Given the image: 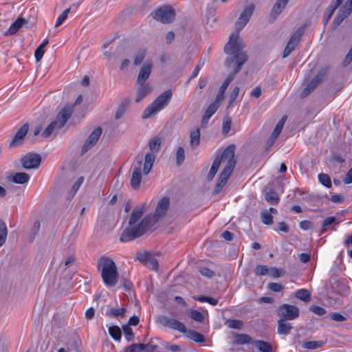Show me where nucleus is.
I'll return each mask as SVG.
<instances>
[{"label": "nucleus", "mask_w": 352, "mask_h": 352, "mask_svg": "<svg viewBox=\"0 0 352 352\" xmlns=\"http://www.w3.org/2000/svg\"><path fill=\"white\" fill-rule=\"evenodd\" d=\"M109 333L115 340H120L122 336L121 330L118 326L110 327Z\"/></svg>", "instance_id": "obj_38"}, {"label": "nucleus", "mask_w": 352, "mask_h": 352, "mask_svg": "<svg viewBox=\"0 0 352 352\" xmlns=\"http://www.w3.org/2000/svg\"><path fill=\"white\" fill-rule=\"evenodd\" d=\"M141 352H154L157 349L156 345H152L150 344H141Z\"/></svg>", "instance_id": "obj_60"}, {"label": "nucleus", "mask_w": 352, "mask_h": 352, "mask_svg": "<svg viewBox=\"0 0 352 352\" xmlns=\"http://www.w3.org/2000/svg\"><path fill=\"white\" fill-rule=\"evenodd\" d=\"M236 342L239 344L253 343L252 338L248 334H238L236 336Z\"/></svg>", "instance_id": "obj_40"}, {"label": "nucleus", "mask_w": 352, "mask_h": 352, "mask_svg": "<svg viewBox=\"0 0 352 352\" xmlns=\"http://www.w3.org/2000/svg\"><path fill=\"white\" fill-rule=\"evenodd\" d=\"M162 140L159 137H155L149 142V149L151 153L146 154L144 157L143 173L144 175H148L155 162V155L153 153H157L160 151L161 147Z\"/></svg>", "instance_id": "obj_8"}, {"label": "nucleus", "mask_w": 352, "mask_h": 352, "mask_svg": "<svg viewBox=\"0 0 352 352\" xmlns=\"http://www.w3.org/2000/svg\"><path fill=\"white\" fill-rule=\"evenodd\" d=\"M278 135H279V134L275 133V132L272 131V133H271L270 138H268V140L266 142V144H265L266 149H269L271 146H272V145L274 144L275 140L277 139Z\"/></svg>", "instance_id": "obj_55"}, {"label": "nucleus", "mask_w": 352, "mask_h": 352, "mask_svg": "<svg viewBox=\"0 0 352 352\" xmlns=\"http://www.w3.org/2000/svg\"><path fill=\"white\" fill-rule=\"evenodd\" d=\"M40 227H41V223L39 221H36L34 223V225L31 229V235H30V241H33L34 238H35V236L38 234V232H39V230H40Z\"/></svg>", "instance_id": "obj_49"}, {"label": "nucleus", "mask_w": 352, "mask_h": 352, "mask_svg": "<svg viewBox=\"0 0 352 352\" xmlns=\"http://www.w3.org/2000/svg\"><path fill=\"white\" fill-rule=\"evenodd\" d=\"M157 321L164 327L177 330L181 333H186L187 331L185 324L175 318L160 316L157 318Z\"/></svg>", "instance_id": "obj_13"}, {"label": "nucleus", "mask_w": 352, "mask_h": 352, "mask_svg": "<svg viewBox=\"0 0 352 352\" xmlns=\"http://www.w3.org/2000/svg\"><path fill=\"white\" fill-rule=\"evenodd\" d=\"M288 1L289 0H276L272 9L270 18L275 19L276 16L282 12L283 9L287 6Z\"/></svg>", "instance_id": "obj_24"}, {"label": "nucleus", "mask_w": 352, "mask_h": 352, "mask_svg": "<svg viewBox=\"0 0 352 352\" xmlns=\"http://www.w3.org/2000/svg\"><path fill=\"white\" fill-rule=\"evenodd\" d=\"M310 311L318 316H323L326 313V310L323 307L316 305L310 307Z\"/></svg>", "instance_id": "obj_61"}, {"label": "nucleus", "mask_w": 352, "mask_h": 352, "mask_svg": "<svg viewBox=\"0 0 352 352\" xmlns=\"http://www.w3.org/2000/svg\"><path fill=\"white\" fill-rule=\"evenodd\" d=\"M326 74V70H320L303 89L301 93V97L305 98L307 96L311 91H313L318 86V85L322 80Z\"/></svg>", "instance_id": "obj_18"}, {"label": "nucleus", "mask_w": 352, "mask_h": 352, "mask_svg": "<svg viewBox=\"0 0 352 352\" xmlns=\"http://www.w3.org/2000/svg\"><path fill=\"white\" fill-rule=\"evenodd\" d=\"M245 47V44L239 39L237 34L230 36L229 41L224 47L225 53L229 55L225 60V65L229 67L234 63L236 66L234 72L228 75L220 86L216 97L217 100L223 101L224 100V94L228 85L234 80L236 74L241 71L242 65L246 62L248 56L246 52L243 50Z\"/></svg>", "instance_id": "obj_1"}, {"label": "nucleus", "mask_w": 352, "mask_h": 352, "mask_svg": "<svg viewBox=\"0 0 352 352\" xmlns=\"http://www.w3.org/2000/svg\"><path fill=\"white\" fill-rule=\"evenodd\" d=\"M272 278H276L283 276L285 274V270L283 268H276V267H272L270 268L269 274Z\"/></svg>", "instance_id": "obj_39"}, {"label": "nucleus", "mask_w": 352, "mask_h": 352, "mask_svg": "<svg viewBox=\"0 0 352 352\" xmlns=\"http://www.w3.org/2000/svg\"><path fill=\"white\" fill-rule=\"evenodd\" d=\"M278 230L280 232H285V233H288L289 232V227L284 221L279 222L278 223Z\"/></svg>", "instance_id": "obj_62"}, {"label": "nucleus", "mask_w": 352, "mask_h": 352, "mask_svg": "<svg viewBox=\"0 0 352 352\" xmlns=\"http://www.w3.org/2000/svg\"><path fill=\"white\" fill-rule=\"evenodd\" d=\"M8 179L15 184H24L29 181L30 175L23 172L16 173L12 177H8Z\"/></svg>", "instance_id": "obj_26"}, {"label": "nucleus", "mask_w": 352, "mask_h": 352, "mask_svg": "<svg viewBox=\"0 0 352 352\" xmlns=\"http://www.w3.org/2000/svg\"><path fill=\"white\" fill-rule=\"evenodd\" d=\"M278 316L283 319L293 320L298 318L300 311L298 307L289 304H282L277 309Z\"/></svg>", "instance_id": "obj_11"}, {"label": "nucleus", "mask_w": 352, "mask_h": 352, "mask_svg": "<svg viewBox=\"0 0 352 352\" xmlns=\"http://www.w3.org/2000/svg\"><path fill=\"white\" fill-rule=\"evenodd\" d=\"M172 91L167 89L159 95L154 101L148 105L142 113V118L147 119L154 116L157 113L166 107L172 98Z\"/></svg>", "instance_id": "obj_7"}, {"label": "nucleus", "mask_w": 352, "mask_h": 352, "mask_svg": "<svg viewBox=\"0 0 352 352\" xmlns=\"http://www.w3.org/2000/svg\"><path fill=\"white\" fill-rule=\"evenodd\" d=\"M284 287L278 283H270L267 285V289L275 292H280L283 289Z\"/></svg>", "instance_id": "obj_53"}, {"label": "nucleus", "mask_w": 352, "mask_h": 352, "mask_svg": "<svg viewBox=\"0 0 352 352\" xmlns=\"http://www.w3.org/2000/svg\"><path fill=\"white\" fill-rule=\"evenodd\" d=\"M234 145H229L222 153H218L213 161L212 167L217 170H219L221 162H227L212 190V192L214 195L219 193L222 190L236 166V162L234 160Z\"/></svg>", "instance_id": "obj_3"}, {"label": "nucleus", "mask_w": 352, "mask_h": 352, "mask_svg": "<svg viewBox=\"0 0 352 352\" xmlns=\"http://www.w3.org/2000/svg\"><path fill=\"white\" fill-rule=\"evenodd\" d=\"M25 23H27V21L24 18L18 17L17 19L11 24L8 30L4 33V35L8 36L15 34Z\"/></svg>", "instance_id": "obj_23"}, {"label": "nucleus", "mask_w": 352, "mask_h": 352, "mask_svg": "<svg viewBox=\"0 0 352 352\" xmlns=\"http://www.w3.org/2000/svg\"><path fill=\"white\" fill-rule=\"evenodd\" d=\"M8 235V229L6 223L2 220H0V247H1L6 242Z\"/></svg>", "instance_id": "obj_35"}, {"label": "nucleus", "mask_w": 352, "mask_h": 352, "mask_svg": "<svg viewBox=\"0 0 352 352\" xmlns=\"http://www.w3.org/2000/svg\"><path fill=\"white\" fill-rule=\"evenodd\" d=\"M265 200L270 204L274 205L278 203L279 197L278 193L272 189L265 192Z\"/></svg>", "instance_id": "obj_29"}, {"label": "nucleus", "mask_w": 352, "mask_h": 352, "mask_svg": "<svg viewBox=\"0 0 352 352\" xmlns=\"http://www.w3.org/2000/svg\"><path fill=\"white\" fill-rule=\"evenodd\" d=\"M61 128L58 126V124L54 120L52 121L42 132L41 135L44 138H49L54 131L60 130Z\"/></svg>", "instance_id": "obj_30"}, {"label": "nucleus", "mask_w": 352, "mask_h": 352, "mask_svg": "<svg viewBox=\"0 0 352 352\" xmlns=\"http://www.w3.org/2000/svg\"><path fill=\"white\" fill-rule=\"evenodd\" d=\"M153 68V63L151 60H147L141 66L136 78V94L135 101L140 102L148 96L153 91L151 85L146 82L149 78Z\"/></svg>", "instance_id": "obj_5"}, {"label": "nucleus", "mask_w": 352, "mask_h": 352, "mask_svg": "<svg viewBox=\"0 0 352 352\" xmlns=\"http://www.w3.org/2000/svg\"><path fill=\"white\" fill-rule=\"evenodd\" d=\"M318 179L320 182L327 188L331 187V180L330 177L325 173H320L318 175Z\"/></svg>", "instance_id": "obj_45"}, {"label": "nucleus", "mask_w": 352, "mask_h": 352, "mask_svg": "<svg viewBox=\"0 0 352 352\" xmlns=\"http://www.w3.org/2000/svg\"><path fill=\"white\" fill-rule=\"evenodd\" d=\"M230 328L240 329L243 327V322L240 320H230L227 322Z\"/></svg>", "instance_id": "obj_51"}, {"label": "nucleus", "mask_w": 352, "mask_h": 352, "mask_svg": "<svg viewBox=\"0 0 352 352\" xmlns=\"http://www.w3.org/2000/svg\"><path fill=\"white\" fill-rule=\"evenodd\" d=\"M335 10H333L332 8L328 6V8H327V13L324 14V25H326L329 22Z\"/></svg>", "instance_id": "obj_63"}, {"label": "nucleus", "mask_w": 352, "mask_h": 352, "mask_svg": "<svg viewBox=\"0 0 352 352\" xmlns=\"http://www.w3.org/2000/svg\"><path fill=\"white\" fill-rule=\"evenodd\" d=\"M262 222L265 225L273 223V216L268 210H264L261 214Z\"/></svg>", "instance_id": "obj_42"}, {"label": "nucleus", "mask_w": 352, "mask_h": 352, "mask_svg": "<svg viewBox=\"0 0 352 352\" xmlns=\"http://www.w3.org/2000/svg\"><path fill=\"white\" fill-rule=\"evenodd\" d=\"M352 12V0H347L340 8L333 21V25L336 28L347 18Z\"/></svg>", "instance_id": "obj_15"}, {"label": "nucleus", "mask_w": 352, "mask_h": 352, "mask_svg": "<svg viewBox=\"0 0 352 352\" xmlns=\"http://www.w3.org/2000/svg\"><path fill=\"white\" fill-rule=\"evenodd\" d=\"M142 160L141 159L136 158V164L133 165V173L131 178V186L132 188L136 189L140 187V182L142 180Z\"/></svg>", "instance_id": "obj_20"}, {"label": "nucleus", "mask_w": 352, "mask_h": 352, "mask_svg": "<svg viewBox=\"0 0 352 352\" xmlns=\"http://www.w3.org/2000/svg\"><path fill=\"white\" fill-rule=\"evenodd\" d=\"M122 329L127 341H131L134 338V334L133 333L132 329L128 324H124L122 326Z\"/></svg>", "instance_id": "obj_48"}, {"label": "nucleus", "mask_w": 352, "mask_h": 352, "mask_svg": "<svg viewBox=\"0 0 352 352\" xmlns=\"http://www.w3.org/2000/svg\"><path fill=\"white\" fill-rule=\"evenodd\" d=\"M126 309L124 308H110L107 312V315L109 317H124Z\"/></svg>", "instance_id": "obj_37"}, {"label": "nucleus", "mask_w": 352, "mask_h": 352, "mask_svg": "<svg viewBox=\"0 0 352 352\" xmlns=\"http://www.w3.org/2000/svg\"><path fill=\"white\" fill-rule=\"evenodd\" d=\"M147 50L145 48H138L133 54V63L135 66L140 65L146 56Z\"/></svg>", "instance_id": "obj_25"}, {"label": "nucleus", "mask_w": 352, "mask_h": 352, "mask_svg": "<svg viewBox=\"0 0 352 352\" xmlns=\"http://www.w3.org/2000/svg\"><path fill=\"white\" fill-rule=\"evenodd\" d=\"M253 344L261 352H272V346L267 342L254 340Z\"/></svg>", "instance_id": "obj_28"}, {"label": "nucleus", "mask_w": 352, "mask_h": 352, "mask_svg": "<svg viewBox=\"0 0 352 352\" xmlns=\"http://www.w3.org/2000/svg\"><path fill=\"white\" fill-rule=\"evenodd\" d=\"M170 204V200L168 197H163L158 203L155 212L151 214L152 219H155L156 223L160 218L165 215Z\"/></svg>", "instance_id": "obj_19"}, {"label": "nucleus", "mask_w": 352, "mask_h": 352, "mask_svg": "<svg viewBox=\"0 0 352 352\" xmlns=\"http://www.w3.org/2000/svg\"><path fill=\"white\" fill-rule=\"evenodd\" d=\"M232 120L230 118H227L223 123L222 132L224 134H227L230 130Z\"/></svg>", "instance_id": "obj_59"}, {"label": "nucleus", "mask_w": 352, "mask_h": 352, "mask_svg": "<svg viewBox=\"0 0 352 352\" xmlns=\"http://www.w3.org/2000/svg\"><path fill=\"white\" fill-rule=\"evenodd\" d=\"M193 298L195 300H197L201 302H207L213 306H215L218 304V300L217 299H214V298L209 297V296H199L197 297H194Z\"/></svg>", "instance_id": "obj_43"}, {"label": "nucleus", "mask_w": 352, "mask_h": 352, "mask_svg": "<svg viewBox=\"0 0 352 352\" xmlns=\"http://www.w3.org/2000/svg\"><path fill=\"white\" fill-rule=\"evenodd\" d=\"M286 119H287V117L286 116H283L279 121L276 124L274 129V132H275V133H278L280 135V132L282 131L283 130V126L285 124V122L286 121Z\"/></svg>", "instance_id": "obj_54"}, {"label": "nucleus", "mask_w": 352, "mask_h": 352, "mask_svg": "<svg viewBox=\"0 0 352 352\" xmlns=\"http://www.w3.org/2000/svg\"><path fill=\"white\" fill-rule=\"evenodd\" d=\"M20 162L24 169H36L41 163V156L38 153H28L22 156Z\"/></svg>", "instance_id": "obj_12"}, {"label": "nucleus", "mask_w": 352, "mask_h": 352, "mask_svg": "<svg viewBox=\"0 0 352 352\" xmlns=\"http://www.w3.org/2000/svg\"><path fill=\"white\" fill-rule=\"evenodd\" d=\"M294 295L296 298L303 300L305 302H308L311 300V294L306 289H300L297 290Z\"/></svg>", "instance_id": "obj_32"}, {"label": "nucleus", "mask_w": 352, "mask_h": 352, "mask_svg": "<svg viewBox=\"0 0 352 352\" xmlns=\"http://www.w3.org/2000/svg\"><path fill=\"white\" fill-rule=\"evenodd\" d=\"M98 267L101 270V276L104 284L109 287L115 286L119 274L114 261L109 257L103 256L98 261Z\"/></svg>", "instance_id": "obj_6"}, {"label": "nucleus", "mask_w": 352, "mask_h": 352, "mask_svg": "<svg viewBox=\"0 0 352 352\" xmlns=\"http://www.w3.org/2000/svg\"><path fill=\"white\" fill-rule=\"evenodd\" d=\"M190 144L192 148H196L200 143V131L199 129H196L192 131L190 134Z\"/></svg>", "instance_id": "obj_31"}, {"label": "nucleus", "mask_w": 352, "mask_h": 352, "mask_svg": "<svg viewBox=\"0 0 352 352\" xmlns=\"http://www.w3.org/2000/svg\"><path fill=\"white\" fill-rule=\"evenodd\" d=\"M129 102L126 100L123 102H122L118 107L116 113H115V119L118 120L120 119L124 113L126 112L128 106H129Z\"/></svg>", "instance_id": "obj_36"}, {"label": "nucleus", "mask_w": 352, "mask_h": 352, "mask_svg": "<svg viewBox=\"0 0 352 352\" xmlns=\"http://www.w3.org/2000/svg\"><path fill=\"white\" fill-rule=\"evenodd\" d=\"M153 19L164 23H172L175 19V11L170 5H164L157 8L151 14Z\"/></svg>", "instance_id": "obj_9"}, {"label": "nucleus", "mask_w": 352, "mask_h": 352, "mask_svg": "<svg viewBox=\"0 0 352 352\" xmlns=\"http://www.w3.org/2000/svg\"><path fill=\"white\" fill-rule=\"evenodd\" d=\"M270 268L267 265H258L255 268V274L258 276H265L269 274Z\"/></svg>", "instance_id": "obj_47"}, {"label": "nucleus", "mask_w": 352, "mask_h": 352, "mask_svg": "<svg viewBox=\"0 0 352 352\" xmlns=\"http://www.w3.org/2000/svg\"><path fill=\"white\" fill-rule=\"evenodd\" d=\"M71 8L72 7H69L68 8H67L65 10H64L62 14L58 17L56 21V23H55V25L54 27L55 28H58V26H60V25H62V23L66 20V19L67 18L68 16V14L71 11Z\"/></svg>", "instance_id": "obj_44"}, {"label": "nucleus", "mask_w": 352, "mask_h": 352, "mask_svg": "<svg viewBox=\"0 0 352 352\" xmlns=\"http://www.w3.org/2000/svg\"><path fill=\"white\" fill-rule=\"evenodd\" d=\"M136 258L145 266L153 270L157 271L159 268L157 260L148 252H138L136 254Z\"/></svg>", "instance_id": "obj_16"}, {"label": "nucleus", "mask_w": 352, "mask_h": 352, "mask_svg": "<svg viewBox=\"0 0 352 352\" xmlns=\"http://www.w3.org/2000/svg\"><path fill=\"white\" fill-rule=\"evenodd\" d=\"M287 320L280 318L278 320L277 331L279 334L287 335L292 329V326L289 322H286Z\"/></svg>", "instance_id": "obj_27"}, {"label": "nucleus", "mask_w": 352, "mask_h": 352, "mask_svg": "<svg viewBox=\"0 0 352 352\" xmlns=\"http://www.w3.org/2000/svg\"><path fill=\"white\" fill-rule=\"evenodd\" d=\"M343 182L346 184L352 183V167L349 169V170L345 175Z\"/></svg>", "instance_id": "obj_64"}, {"label": "nucleus", "mask_w": 352, "mask_h": 352, "mask_svg": "<svg viewBox=\"0 0 352 352\" xmlns=\"http://www.w3.org/2000/svg\"><path fill=\"white\" fill-rule=\"evenodd\" d=\"M304 27L299 28L296 31L294 32L292 35L290 39L287 42L283 53V57L286 58L289 56L292 52L295 50L296 47L298 45L300 41V38L304 33Z\"/></svg>", "instance_id": "obj_14"}, {"label": "nucleus", "mask_w": 352, "mask_h": 352, "mask_svg": "<svg viewBox=\"0 0 352 352\" xmlns=\"http://www.w3.org/2000/svg\"><path fill=\"white\" fill-rule=\"evenodd\" d=\"M190 316L191 318L199 322H202L204 320V315L197 310H191L190 312Z\"/></svg>", "instance_id": "obj_50"}, {"label": "nucleus", "mask_w": 352, "mask_h": 352, "mask_svg": "<svg viewBox=\"0 0 352 352\" xmlns=\"http://www.w3.org/2000/svg\"><path fill=\"white\" fill-rule=\"evenodd\" d=\"M188 337L195 342L203 343L206 341V338L204 335L193 330L188 331Z\"/></svg>", "instance_id": "obj_34"}, {"label": "nucleus", "mask_w": 352, "mask_h": 352, "mask_svg": "<svg viewBox=\"0 0 352 352\" xmlns=\"http://www.w3.org/2000/svg\"><path fill=\"white\" fill-rule=\"evenodd\" d=\"M141 344H133L124 349L125 352H141Z\"/></svg>", "instance_id": "obj_58"}, {"label": "nucleus", "mask_w": 352, "mask_h": 352, "mask_svg": "<svg viewBox=\"0 0 352 352\" xmlns=\"http://www.w3.org/2000/svg\"><path fill=\"white\" fill-rule=\"evenodd\" d=\"M221 102V100H217L216 98L215 100L208 107L204 115L211 118L219 107Z\"/></svg>", "instance_id": "obj_33"}, {"label": "nucleus", "mask_w": 352, "mask_h": 352, "mask_svg": "<svg viewBox=\"0 0 352 352\" xmlns=\"http://www.w3.org/2000/svg\"><path fill=\"white\" fill-rule=\"evenodd\" d=\"M255 9V6L253 3H250L247 6L245 7L242 12L240 14L239 17L236 20L235 23V32H233L231 35L237 34L238 38L242 42H243V39L239 37V32L246 25V24L250 21L254 11Z\"/></svg>", "instance_id": "obj_10"}, {"label": "nucleus", "mask_w": 352, "mask_h": 352, "mask_svg": "<svg viewBox=\"0 0 352 352\" xmlns=\"http://www.w3.org/2000/svg\"><path fill=\"white\" fill-rule=\"evenodd\" d=\"M29 126L27 123L24 124L16 132L13 140L10 143V147H16L21 145L25 135L28 133Z\"/></svg>", "instance_id": "obj_22"}, {"label": "nucleus", "mask_w": 352, "mask_h": 352, "mask_svg": "<svg viewBox=\"0 0 352 352\" xmlns=\"http://www.w3.org/2000/svg\"><path fill=\"white\" fill-rule=\"evenodd\" d=\"M323 345L322 341H307L302 344V346L307 349H316L320 348Z\"/></svg>", "instance_id": "obj_41"}, {"label": "nucleus", "mask_w": 352, "mask_h": 352, "mask_svg": "<svg viewBox=\"0 0 352 352\" xmlns=\"http://www.w3.org/2000/svg\"><path fill=\"white\" fill-rule=\"evenodd\" d=\"M45 54V50L42 46H38L34 52V57L37 62L40 61Z\"/></svg>", "instance_id": "obj_57"}, {"label": "nucleus", "mask_w": 352, "mask_h": 352, "mask_svg": "<svg viewBox=\"0 0 352 352\" xmlns=\"http://www.w3.org/2000/svg\"><path fill=\"white\" fill-rule=\"evenodd\" d=\"M234 145H229L222 153H218L213 161L212 167L217 170H219L221 162H227L212 190V192L214 195L219 193L222 190L236 166V162L234 160Z\"/></svg>", "instance_id": "obj_4"}, {"label": "nucleus", "mask_w": 352, "mask_h": 352, "mask_svg": "<svg viewBox=\"0 0 352 352\" xmlns=\"http://www.w3.org/2000/svg\"><path fill=\"white\" fill-rule=\"evenodd\" d=\"M144 210V206H138L133 208L129 220V226L124 229L120 236V239L122 242L130 241L142 236L155 224V220L152 219L151 214L145 216L140 222L138 223Z\"/></svg>", "instance_id": "obj_2"}, {"label": "nucleus", "mask_w": 352, "mask_h": 352, "mask_svg": "<svg viewBox=\"0 0 352 352\" xmlns=\"http://www.w3.org/2000/svg\"><path fill=\"white\" fill-rule=\"evenodd\" d=\"M73 113V106H65L58 113L54 120L61 129L65 126Z\"/></svg>", "instance_id": "obj_21"}, {"label": "nucleus", "mask_w": 352, "mask_h": 352, "mask_svg": "<svg viewBox=\"0 0 352 352\" xmlns=\"http://www.w3.org/2000/svg\"><path fill=\"white\" fill-rule=\"evenodd\" d=\"M198 272L204 276L211 278L215 275V273L212 270L207 267H199Z\"/></svg>", "instance_id": "obj_52"}, {"label": "nucleus", "mask_w": 352, "mask_h": 352, "mask_svg": "<svg viewBox=\"0 0 352 352\" xmlns=\"http://www.w3.org/2000/svg\"><path fill=\"white\" fill-rule=\"evenodd\" d=\"M239 93V88L238 87H236L234 88L232 91L231 92L230 97H229V103L228 107H230L232 102L236 100Z\"/></svg>", "instance_id": "obj_56"}, {"label": "nucleus", "mask_w": 352, "mask_h": 352, "mask_svg": "<svg viewBox=\"0 0 352 352\" xmlns=\"http://www.w3.org/2000/svg\"><path fill=\"white\" fill-rule=\"evenodd\" d=\"M185 160V151L183 147H179L176 153L177 164L180 166Z\"/></svg>", "instance_id": "obj_46"}, {"label": "nucleus", "mask_w": 352, "mask_h": 352, "mask_svg": "<svg viewBox=\"0 0 352 352\" xmlns=\"http://www.w3.org/2000/svg\"><path fill=\"white\" fill-rule=\"evenodd\" d=\"M102 128L100 126L97 127L92 131V133L89 135L88 138L85 142L82 147V153H85L86 152H87L97 143L100 137L102 135Z\"/></svg>", "instance_id": "obj_17"}]
</instances>
